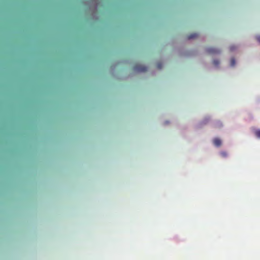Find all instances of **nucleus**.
Instances as JSON below:
<instances>
[{"instance_id":"nucleus-1","label":"nucleus","mask_w":260,"mask_h":260,"mask_svg":"<svg viewBox=\"0 0 260 260\" xmlns=\"http://www.w3.org/2000/svg\"><path fill=\"white\" fill-rule=\"evenodd\" d=\"M134 69V70L140 72H144L147 71V68L146 67L140 64L135 66Z\"/></svg>"},{"instance_id":"nucleus-2","label":"nucleus","mask_w":260,"mask_h":260,"mask_svg":"<svg viewBox=\"0 0 260 260\" xmlns=\"http://www.w3.org/2000/svg\"><path fill=\"white\" fill-rule=\"evenodd\" d=\"M207 52L210 54H218L220 52V51L218 49L213 47H210L207 49Z\"/></svg>"},{"instance_id":"nucleus-3","label":"nucleus","mask_w":260,"mask_h":260,"mask_svg":"<svg viewBox=\"0 0 260 260\" xmlns=\"http://www.w3.org/2000/svg\"><path fill=\"white\" fill-rule=\"evenodd\" d=\"M213 144L217 147H219L221 145V141L219 138H215L213 140Z\"/></svg>"},{"instance_id":"nucleus-4","label":"nucleus","mask_w":260,"mask_h":260,"mask_svg":"<svg viewBox=\"0 0 260 260\" xmlns=\"http://www.w3.org/2000/svg\"><path fill=\"white\" fill-rule=\"evenodd\" d=\"M197 36H198V35L197 34H193L189 35L188 37V39H194V38H196L197 37Z\"/></svg>"},{"instance_id":"nucleus-5","label":"nucleus","mask_w":260,"mask_h":260,"mask_svg":"<svg viewBox=\"0 0 260 260\" xmlns=\"http://www.w3.org/2000/svg\"><path fill=\"white\" fill-rule=\"evenodd\" d=\"M255 135L257 138H260V129L255 131Z\"/></svg>"},{"instance_id":"nucleus-6","label":"nucleus","mask_w":260,"mask_h":260,"mask_svg":"<svg viewBox=\"0 0 260 260\" xmlns=\"http://www.w3.org/2000/svg\"><path fill=\"white\" fill-rule=\"evenodd\" d=\"M235 64V60L234 58H232L231 60V66L233 67Z\"/></svg>"},{"instance_id":"nucleus-7","label":"nucleus","mask_w":260,"mask_h":260,"mask_svg":"<svg viewBox=\"0 0 260 260\" xmlns=\"http://www.w3.org/2000/svg\"><path fill=\"white\" fill-rule=\"evenodd\" d=\"M213 64L217 66L219 64V61L218 60H213Z\"/></svg>"},{"instance_id":"nucleus-8","label":"nucleus","mask_w":260,"mask_h":260,"mask_svg":"<svg viewBox=\"0 0 260 260\" xmlns=\"http://www.w3.org/2000/svg\"><path fill=\"white\" fill-rule=\"evenodd\" d=\"M162 64L161 62H158L157 63V67L158 69H161L162 68Z\"/></svg>"},{"instance_id":"nucleus-9","label":"nucleus","mask_w":260,"mask_h":260,"mask_svg":"<svg viewBox=\"0 0 260 260\" xmlns=\"http://www.w3.org/2000/svg\"><path fill=\"white\" fill-rule=\"evenodd\" d=\"M235 46H231L230 47V50H231V51H233V50L235 49Z\"/></svg>"},{"instance_id":"nucleus-10","label":"nucleus","mask_w":260,"mask_h":260,"mask_svg":"<svg viewBox=\"0 0 260 260\" xmlns=\"http://www.w3.org/2000/svg\"><path fill=\"white\" fill-rule=\"evenodd\" d=\"M221 154L223 156H226V152H223L221 153Z\"/></svg>"},{"instance_id":"nucleus-11","label":"nucleus","mask_w":260,"mask_h":260,"mask_svg":"<svg viewBox=\"0 0 260 260\" xmlns=\"http://www.w3.org/2000/svg\"><path fill=\"white\" fill-rule=\"evenodd\" d=\"M256 40L259 43H260V36L257 37Z\"/></svg>"}]
</instances>
